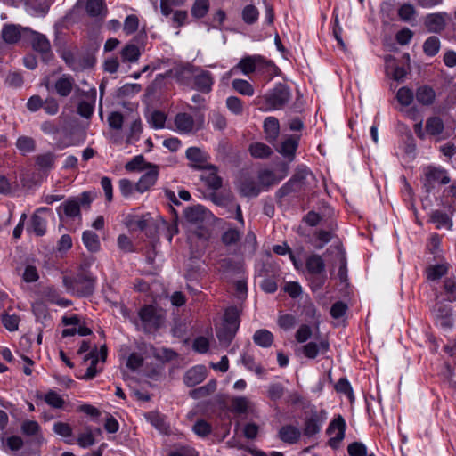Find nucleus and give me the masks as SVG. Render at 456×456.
<instances>
[{"mask_svg": "<svg viewBox=\"0 0 456 456\" xmlns=\"http://www.w3.org/2000/svg\"><path fill=\"white\" fill-rule=\"evenodd\" d=\"M66 289L77 297H87L94 293L95 278L89 273L81 272L75 277L64 276L62 280Z\"/></svg>", "mask_w": 456, "mask_h": 456, "instance_id": "obj_1", "label": "nucleus"}, {"mask_svg": "<svg viewBox=\"0 0 456 456\" xmlns=\"http://www.w3.org/2000/svg\"><path fill=\"white\" fill-rule=\"evenodd\" d=\"M183 216L191 228H195V232L200 238L208 236L207 224L211 220V214L201 205L188 207L183 210Z\"/></svg>", "mask_w": 456, "mask_h": 456, "instance_id": "obj_2", "label": "nucleus"}, {"mask_svg": "<svg viewBox=\"0 0 456 456\" xmlns=\"http://www.w3.org/2000/svg\"><path fill=\"white\" fill-rule=\"evenodd\" d=\"M291 94L289 87L283 84L277 85L273 90L268 92L263 97H258L256 104L263 102L265 104V110H274L282 109L290 100Z\"/></svg>", "mask_w": 456, "mask_h": 456, "instance_id": "obj_3", "label": "nucleus"}, {"mask_svg": "<svg viewBox=\"0 0 456 456\" xmlns=\"http://www.w3.org/2000/svg\"><path fill=\"white\" fill-rule=\"evenodd\" d=\"M95 195L91 191H84L77 197H73L63 202L60 208L63 210L66 216L70 218L80 217V209L89 208Z\"/></svg>", "mask_w": 456, "mask_h": 456, "instance_id": "obj_4", "label": "nucleus"}, {"mask_svg": "<svg viewBox=\"0 0 456 456\" xmlns=\"http://www.w3.org/2000/svg\"><path fill=\"white\" fill-rule=\"evenodd\" d=\"M138 314L145 332L157 330L164 322V314L151 305L142 306Z\"/></svg>", "mask_w": 456, "mask_h": 456, "instance_id": "obj_5", "label": "nucleus"}, {"mask_svg": "<svg viewBox=\"0 0 456 456\" xmlns=\"http://www.w3.org/2000/svg\"><path fill=\"white\" fill-rule=\"evenodd\" d=\"M326 419L324 411L311 410L305 414L304 419L303 434L307 437H313L317 435Z\"/></svg>", "mask_w": 456, "mask_h": 456, "instance_id": "obj_6", "label": "nucleus"}, {"mask_svg": "<svg viewBox=\"0 0 456 456\" xmlns=\"http://www.w3.org/2000/svg\"><path fill=\"white\" fill-rule=\"evenodd\" d=\"M196 66L191 63L173 67L165 74L166 77H173L181 86H191Z\"/></svg>", "mask_w": 456, "mask_h": 456, "instance_id": "obj_7", "label": "nucleus"}, {"mask_svg": "<svg viewBox=\"0 0 456 456\" xmlns=\"http://www.w3.org/2000/svg\"><path fill=\"white\" fill-rule=\"evenodd\" d=\"M346 424L341 415L334 418L327 428V434L330 436L328 444L333 448L337 449L345 437Z\"/></svg>", "mask_w": 456, "mask_h": 456, "instance_id": "obj_8", "label": "nucleus"}, {"mask_svg": "<svg viewBox=\"0 0 456 456\" xmlns=\"http://www.w3.org/2000/svg\"><path fill=\"white\" fill-rule=\"evenodd\" d=\"M424 175L423 184L427 191H430L436 183L447 184L451 181L444 169L432 166L425 168Z\"/></svg>", "mask_w": 456, "mask_h": 456, "instance_id": "obj_9", "label": "nucleus"}, {"mask_svg": "<svg viewBox=\"0 0 456 456\" xmlns=\"http://www.w3.org/2000/svg\"><path fill=\"white\" fill-rule=\"evenodd\" d=\"M213 84V75L208 70L196 66L191 87L203 94H208L212 90Z\"/></svg>", "mask_w": 456, "mask_h": 456, "instance_id": "obj_10", "label": "nucleus"}, {"mask_svg": "<svg viewBox=\"0 0 456 456\" xmlns=\"http://www.w3.org/2000/svg\"><path fill=\"white\" fill-rule=\"evenodd\" d=\"M77 4H84L87 15L97 20H103L108 12L104 0H78Z\"/></svg>", "mask_w": 456, "mask_h": 456, "instance_id": "obj_11", "label": "nucleus"}, {"mask_svg": "<svg viewBox=\"0 0 456 456\" xmlns=\"http://www.w3.org/2000/svg\"><path fill=\"white\" fill-rule=\"evenodd\" d=\"M149 170L143 174L135 183V191L143 193L155 185L159 177V167L154 164H147Z\"/></svg>", "mask_w": 456, "mask_h": 456, "instance_id": "obj_12", "label": "nucleus"}, {"mask_svg": "<svg viewBox=\"0 0 456 456\" xmlns=\"http://www.w3.org/2000/svg\"><path fill=\"white\" fill-rule=\"evenodd\" d=\"M305 267L309 273L320 275L318 286L321 287L326 278L325 263L322 257L318 254H313L305 261Z\"/></svg>", "mask_w": 456, "mask_h": 456, "instance_id": "obj_13", "label": "nucleus"}, {"mask_svg": "<svg viewBox=\"0 0 456 456\" xmlns=\"http://www.w3.org/2000/svg\"><path fill=\"white\" fill-rule=\"evenodd\" d=\"M447 19L449 15L446 12L431 13L425 17L424 24L428 32L440 33L444 29Z\"/></svg>", "mask_w": 456, "mask_h": 456, "instance_id": "obj_14", "label": "nucleus"}, {"mask_svg": "<svg viewBox=\"0 0 456 456\" xmlns=\"http://www.w3.org/2000/svg\"><path fill=\"white\" fill-rule=\"evenodd\" d=\"M176 131L181 134H190L194 130H198L201 127L200 125L197 128H195V120L191 115L181 112L176 114L174 120Z\"/></svg>", "mask_w": 456, "mask_h": 456, "instance_id": "obj_15", "label": "nucleus"}, {"mask_svg": "<svg viewBox=\"0 0 456 456\" xmlns=\"http://www.w3.org/2000/svg\"><path fill=\"white\" fill-rule=\"evenodd\" d=\"M50 211V208L45 207L37 208L31 216L28 231L34 232L37 236H43L46 232V221L39 214Z\"/></svg>", "mask_w": 456, "mask_h": 456, "instance_id": "obj_16", "label": "nucleus"}, {"mask_svg": "<svg viewBox=\"0 0 456 456\" xmlns=\"http://www.w3.org/2000/svg\"><path fill=\"white\" fill-rule=\"evenodd\" d=\"M22 31L28 32L30 31V28L15 24H4L1 31V37L5 43L15 44L20 39Z\"/></svg>", "mask_w": 456, "mask_h": 456, "instance_id": "obj_17", "label": "nucleus"}, {"mask_svg": "<svg viewBox=\"0 0 456 456\" xmlns=\"http://www.w3.org/2000/svg\"><path fill=\"white\" fill-rule=\"evenodd\" d=\"M202 170L201 180L212 190H218L222 187L223 180L217 175V167L214 165H207Z\"/></svg>", "mask_w": 456, "mask_h": 456, "instance_id": "obj_18", "label": "nucleus"}, {"mask_svg": "<svg viewBox=\"0 0 456 456\" xmlns=\"http://www.w3.org/2000/svg\"><path fill=\"white\" fill-rule=\"evenodd\" d=\"M75 86V79L69 74H62L54 83V90L61 97L69 96Z\"/></svg>", "mask_w": 456, "mask_h": 456, "instance_id": "obj_19", "label": "nucleus"}, {"mask_svg": "<svg viewBox=\"0 0 456 456\" xmlns=\"http://www.w3.org/2000/svg\"><path fill=\"white\" fill-rule=\"evenodd\" d=\"M433 314L436 319L440 320L442 326L452 325V308L450 305L437 302L433 307Z\"/></svg>", "mask_w": 456, "mask_h": 456, "instance_id": "obj_20", "label": "nucleus"}, {"mask_svg": "<svg viewBox=\"0 0 456 456\" xmlns=\"http://www.w3.org/2000/svg\"><path fill=\"white\" fill-rule=\"evenodd\" d=\"M206 379V368L198 365L189 369L183 377V382L187 387H194Z\"/></svg>", "mask_w": 456, "mask_h": 456, "instance_id": "obj_21", "label": "nucleus"}, {"mask_svg": "<svg viewBox=\"0 0 456 456\" xmlns=\"http://www.w3.org/2000/svg\"><path fill=\"white\" fill-rule=\"evenodd\" d=\"M186 158L193 163V168L203 169L207 166L208 156L198 147H190L186 151Z\"/></svg>", "mask_w": 456, "mask_h": 456, "instance_id": "obj_22", "label": "nucleus"}, {"mask_svg": "<svg viewBox=\"0 0 456 456\" xmlns=\"http://www.w3.org/2000/svg\"><path fill=\"white\" fill-rule=\"evenodd\" d=\"M240 193L248 198H255L261 191V185L253 178H243L239 184Z\"/></svg>", "mask_w": 456, "mask_h": 456, "instance_id": "obj_23", "label": "nucleus"}, {"mask_svg": "<svg viewBox=\"0 0 456 456\" xmlns=\"http://www.w3.org/2000/svg\"><path fill=\"white\" fill-rule=\"evenodd\" d=\"M330 345L327 340L317 342H309L303 346L302 352L309 359H314L319 354H324L329 350Z\"/></svg>", "mask_w": 456, "mask_h": 456, "instance_id": "obj_24", "label": "nucleus"}, {"mask_svg": "<svg viewBox=\"0 0 456 456\" xmlns=\"http://www.w3.org/2000/svg\"><path fill=\"white\" fill-rule=\"evenodd\" d=\"M278 436L282 442L293 444L299 440L301 431L295 426L285 425L280 428Z\"/></svg>", "mask_w": 456, "mask_h": 456, "instance_id": "obj_25", "label": "nucleus"}, {"mask_svg": "<svg viewBox=\"0 0 456 456\" xmlns=\"http://www.w3.org/2000/svg\"><path fill=\"white\" fill-rule=\"evenodd\" d=\"M28 32L31 34V44L33 49L43 54H48L51 52V45L46 37L31 29Z\"/></svg>", "mask_w": 456, "mask_h": 456, "instance_id": "obj_26", "label": "nucleus"}, {"mask_svg": "<svg viewBox=\"0 0 456 456\" xmlns=\"http://www.w3.org/2000/svg\"><path fill=\"white\" fill-rule=\"evenodd\" d=\"M264 130L265 139L269 142H273L277 140L280 134V124L276 118L268 117L264 121Z\"/></svg>", "mask_w": 456, "mask_h": 456, "instance_id": "obj_27", "label": "nucleus"}, {"mask_svg": "<svg viewBox=\"0 0 456 456\" xmlns=\"http://www.w3.org/2000/svg\"><path fill=\"white\" fill-rule=\"evenodd\" d=\"M415 97L421 105L430 106L436 100V92L428 86H421L417 88Z\"/></svg>", "mask_w": 456, "mask_h": 456, "instance_id": "obj_28", "label": "nucleus"}, {"mask_svg": "<svg viewBox=\"0 0 456 456\" xmlns=\"http://www.w3.org/2000/svg\"><path fill=\"white\" fill-rule=\"evenodd\" d=\"M449 271V264L443 263L439 265H429L426 268L425 273L427 280L436 281L445 276Z\"/></svg>", "mask_w": 456, "mask_h": 456, "instance_id": "obj_29", "label": "nucleus"}, {"mask_svg": "<svg viewBox=\"0 0 456 456\" xmlns=\"http://www.w3.org/2000/svg\"><path fill=\"white\" fill-rule=\"evenodd\" d=\"M263 59L259 55L248 56L240 61L236 68L240 69L243 74L248 75L256 70L258 64L262 62Z\"/></svg>", "mask_w": 456, "mask_h": 456, "instance_id": "obj_30", "label": "nucleus"}, {"mask_svg": "<svg viewBox=\"0 0 456 456\" xmlns=\"http://www.w3.org/2000/svg\"><path fill=\"white\" fill-rule=\"evenodd\" d=\"M145 418L160 433L167 434L168 432L169 426L165 417L158 411H150L145 414Z\"/></svg>", "mask_w": 456, "mask_h": 456, "instance_id": "obj_31", "label": "nucleus"}, {"mask_svg": "<svg viewBox=\"0 0 456 456\" xmlns=\"http://www.w3.org/2000/svg\"><path fill=\"white\" fill-rule=\"evenodd\" d=\"M88 361H90V365L87 368L84 376L82 377L83 379H86V380L94 379L96 376L97 372L99 371L96 369V365L99 362V358H98V354H97L96 349L89 352L87 354L85 355L84 362H86Z\"/></svg>", "mask_w": 456, "mask_h": 456, "instance_id": "obj_32", "label": "nucleus"}, {"mask_svg": "<svg viewBox=\"0 0 456 456\" xmlns=\"http://www.w3.org/2000/svg\"><path fill=\"white\" fill-rule=\"evenodd\" d=\"M45 298L53 304H56L61 307H67L71 305V301L69 299L61 298L60 292L53 287H47L43 291Z\"/></svg>", "mask_w": 456, "mask_h": 456, "instance_id": "obj_33", "label": "nucleus"}, {"mask_svg": "<svg viewBox=\"0 0 456 456\" xmlns=\"http://www.w3.org/2000/svg\"><path fill=\"white\" fill-rule=\"evenodd\" d=\"M444 129V124L440 117H430L426 121V131L432 136L440 135Z\"/></svg>", "mask_w": 456, "mask_h": 456, "instance_id": "obj_34", "label": "nucleus"}, {"mask_svg": "<svg viewBox=\"0 0 456 456\" xmlns=\"http://www.w3.org/2000/svg\"><path fill=\"white\" fill-rule=\"evenodd\" d=\"M94 434H101L100 428H95L94 431L89 428H86V431L79 434L77 436V444L82 448H87L95 444Z\"/></svg>", "mask_w": 456, "mask_h": 456, "instance_id": "obj_35", "label": "nucleus"}, {"mask_svg": "<svg viewBox=\"0 0 456 456\" xmlns=\"http://www.w3.org/2000/svg\"><path fill=\"white\" fill-rule=\"evenodd\" d=\"M237 330V329L223 325L216 330V337L220 344L224 345V346H228L232 341Z\"/></svg>", "mask_w": 456, "mask_h": 456, "instance_id": "obj_36", "label": "nucleus"}, {"mask_svg": "<svg viewBox=\"0 0 456 456\" xmlns=\"http://www.w3.org/2000/svg\"><path fill=\"white\" fill-rule=\"evenodd\" d=\"M248 151L252 157L257 159H265L273 154V150L263 142H254L250 144Z\"/></svg>", "mask_w": 456, "mask_h": 456, "instance_id": "obj_37", "label": "nucleus"}, {"mask_svg": "<svg viewBox=\"0 0 456 456\" xmlns=\"http://www.w3.org/2000/svg\"><path fill=\"white\" fill-rule=\"evenodd\" d=\"M297 145V141L289 137L281 143L278 151L291 161L294 159Z\"/></svg>", "mask_w": 456, "mask_h": 456, "instance_id": "obj_38", "label": "nucleus"}, {"mask_svg": "<svg viewBox=\"0 0 456 456\" xmlns=\"http://www.w3.org/2000/svg\"><path fill=\"white\" fill-rule=\"evenodd\" d=\"M255 344L262 347H269L273 342V335L267 330H258L253 336Z\"/></svg>", "mask_w": 456, "mask_h": 456, "instance_id": "obj_39", "label": "nucleus"}, {"mask_svg": "<svg viewBox=\"0 0 456 456\" xmlns=\"http://www.w3.org/2000/svg\"><path fill=\"white\" fill-rule=\"evenodd\" d=\"M430 221L436 224V228L442 227L450 229L452 225L448 215L441 210H435L430 214Z\"/></svg>", "mask_w": 456, "mask_h": 456, "instance_id": "obj_40", "label": "nucleus"}, {"mask_svg": "<svg viewBox=\"0 0 456 456\" xmlns=\"http://www.w3.org/2000/svg\"><path fill=\"white\" fill-rule=\"evenodd\" d=\"M84 245L89 251L96 252L100 248V240L98 235L92 231H85L82 235Z\"/></svg>", "mask_w": 456, "mask_h": 456, "instance_id": "obj_41", "label": "nucleus"}, {"mask_svg": "<svg viewBox=\"0 0 456 456\" xmlns=\"http://www.w3.org/2000/svg\"><path fill=\"white\" fill-rule=\"evenodd\" d=\"M217 384L216 380H210L205 386L192 389L190 391L191 397L194 399H200L208 396L214 393L216 389Z\"/></svg>", "mask_w": 456, "mask_h": 456, "instance_id": "obj_42", "label": "nucleus"}, {"mask_svg": "<svg viewBox=\"0 0 456 456\" xmlns=\"http://www.w3.org/2000/svg\"><path fill=\"white\" fill-rule=\"evenodd\" d=\"M141 55L139 47L134 44L126 45L121 51L123 61L135 62Z\"/></svg>", "mask_w": 456, "mask_h": 456, "instance_id": "obj_43", "label": "nucleus"}, {"mask_svg": "<svg viewBox=\"0 0 456 456\" xmlns=\"http://www.w3.org/2000/svg\"><path fill=\"white\" fill-rule=\"evenodd\" d=\"M16 147L23 155H25L35 151L36 142L32 137L23 135L17 139Z\"/></svg>", "mask_w": 456, "mask_h": 456, "instance_id": "obj_44", "label": "nucleus"}, {"mask_svg": "<svg viewBox=\"0 0 456 456\" xmlns=\"http://www.w3.org/2000/svg\"><path fill=\"white\" fill-rule=\"evenodd\" d=\"M443 289L445 293V300L448 302L456 301V280L455 278H445L443 281Z\"/></svg>", "mask_w": 456, "mask_h": 456, "instance_id": "obj_45", "label": "nucleus"}, {"mask_svg": "<svg viewBox=\"0 0 456 456\" xmlns=\"http://www.w3.org/2000/svg\"><path fill=\"white\" fill-rule=\"evenodd\" d=\"M250 402L245 396H236L231 401V410L232 412L242 414L248 411Z\"/></svg>", "mask_w": 456, "mask_h": 456, "instance_id": "obj_46", "label": "nucleus"}, {"mask_svg": "<svg viewBox=\"0 0 456 456\" xmlns=\"http://www.w3.org/2000/svg\"><path fill=\"white\" fill-rule=\"evenodd\" d=\"M209 0H195L191 6V15L196 19L203 18L209 10Z\"/></svg>", "mask_w": 456, "mask_h": 456, "instance_id": "obj_47", "label": "nucleus"}, {"mask_svg": "<svg viewBox=\"0 0 456 456\" xmlns=\"http://www.w3.org/2000/svg\"><path fill=\"white\" fill-rule=\"evenodd\" d=\"M142 131V127L141 118L138 116L134 117L129 127V133L126 137V142L131 143L134 141H137Z\"/></svg>", "mask_w": 456, "mask_h": 456, "instance_id": "obj_48", "label": "nucleus"}, {"mask_svg": "<svg viewBox=\"0 0 456 456\" xmlns=\"http://www.w3.org/2000/svg\"><path fill=\"white\" fill-rule=\"evenodd\" d=\"M232 88L239 94L252 96L254 94V88L249 82L244 79H234L232 82Z\"/></svg>", "mask_w": 456, "mask_h": 456, "instance_id": "obj_49", "label": "nucleus"}, {"mask_svg": "<svg viewBox=\"0 0 456 456\" xmlns=\"http://www.w3.org/2000/svg\"><path fill=\"white\" fill-rule=\"evenodd\" d=\"M440 49V40L437 37H429L423 45V51L428 56H435Z\"/></svg>", "mask_w": 456, "mask_h": 456, "instance_id": "obj_50", "label": "nucleus"}, {"mask_svg": "<svg viewBox=\"0 0 456 456\" xmlns=\"http://www.w3.org/2000/svg\"><path fill=\"white\" fill-rule=\"evenodd\" d=\"M55 161V155L52 152H46L37 155L36 163L40 169H50L53 167Z\"/></svg>", "mask_w": 456, "mask_h": 456, "instance_id": "obj_51", "label": "nucleus"}, {"mask_svg": "<svg viewBox=\"0 0 456 456\" xmlns=\"http://www.w3.org/2000/svg\"><path fill=\"white\" fill-rule=\"evenodd\" d=\"M243 365L249 370L254 371L257 375H263L265 372L264 368L255 362L252 355L245 353L241 357Z\"/></svg>", "mask_w": 456, "mask_h": 456, "instance_id": "obj_52", "label": "nucleus"}, {"mask_svg": "<svg viewBox=\"0 0 456 456\" xmlns=\"http://www.w3.org/2000/svg\"><path fill=\"white\" fill-rule=\"evenodd\" d=\"M242 20L247 24H254L259 16L258 10L252 4L246 5L242 10Z\"/></svg>", "mask_w": 456, "mask_h": 456, "instance_id": "obj_53", "label": "nucleus"}, {"mask_svg": "<svg viewBox=\"0 0 456 456\" xmlns=\"http://www.w3.org/2000/svg\"><path fill=\"white\" fill-rule=\"evenodd\" d=\"M417 15L414 6L411 4H403L398 9V16L400 20L409 22L413 20Z\"/></svg>", "mask_w": 456, "mask_h": 456, "instance_id": "obj_54", "label": "nucleus"}, {"mask_svg": "<svg viewBox=\"0 0 456 456\" xmlns=\"http://www.w3.org/2000/svg\"><path fill=\"white\" fill-rule=\"evenodd\" d=\"M414 95L412 90L403 86L397 91L396 99L403 106H409L413 102Z\"/></svg>", "mask_w": 456, "mask_h": 456, "instance_id": "obj_55", "label": "nucleus"}, {"mask_svg": "<svg viewBox=\"0 0 456 456\" xmlns=\"http://www.w3.org/2000/svg\"><path fill=\"white\" fill-rule=\"evenodd\" d=\"M44 401L53 408L61 409L65 402L55 391L50 390L44 396Z\"/></svg>", "mask_w": 456, "mask_h": 456, "instance_id": "obj_56", "label": "nucleus"}, {"mask_svg": "<svg viewBox=\"0 0 456 456\" xmlns=\"http://www.w3.org/2000/svg\"><path fill=\"white\" fill-rule=\"evenodd\" d=\"M241 238V232L235 229L230 228L222 235V241L226 246L236 244Z\"/></svg>", "mask_w": 456, "mask_h": 456, "instance_id": "obj_57", "label": "nucleus"}, {"mask_svg": "<svg viewBox=\"0 0 456 456\" xmlns=\"http://www.w3.org/2000/svg\"><path fill=\"white\" fill-rule=\"evenodd\" d=\"M224 320V323L223 325L239 329V314L235 307L228 308L225 311Z\"/></svg>", "mask_w": 456, "mask_h": 456, "instance_id": "obj_58", "label": "nucleus"}, {"mask_svg": "<svg viewBox=\"0 0 456 456\" xmlns=\"http://www.w3.org/2000/svg\"><path fill=\"white\" fill-rule=\"evenodd\" d=\"M147 164L142 155H137L126 164L125 168L127 171L149 169Z\"/></svg>", "mask_w": 456, "mask_h": 456, "instance_id": "obj_59", "label": "nucleus"}, {"mask_svg": "<svg viewBox=\"0 0 456 456\" xmlns=\"http://www.w3.org/2000/svg\"><path fill=\"white\" fill-rule=\"evenodd\" d=\"M332 232L325 230H320L315 232L316 240L314 246L317 249H322L325 244L329 243L332 239Z\"/></svg>", "mask_w": 456, "mask_h": 456, "instance_id": "obj_60", "label": "nucleus"}, {"mask_svg": "<svg viewBox=\"0 0 456 456\" xmlns=\"http://www.w3.org/2000/svg\"><path fill=\"white\" fill-rule=\"evenodd\" d=\"M186 0H160V12L167 17L173 12V7L183 5Z\"/></svg>", "mask_w": 456, "mask_h": 456, "instance_id": "obj_61", "label": "nucleus"}, {"mask_svg": "<svg viewBox=\"0 0 456 456\" xmlns=\"http://www.w3.org/2000/svg\"><path fill=\"white\" fill-rule=\"evenodd\" d=\"M139 27V19L134 14H130L126 16L124 22V32L127 35L134 33Z\"/></svg>", "mask_w": 456, "mask_h": 456, "instance_id": "obj_62", "label": "nucleus"}, {"mask_svg": "<svg viewBox=\"0 0 456 456\" xmlns=\"http://www.w3.org/2000/svg\"><path fill=\"white\" fill-rule=\"evenodd\" d=\"M53 429L56 435L64 438H68L72 436V428L69 424L65 422H55L53 424Z\"/></svg>", "mask_w": 456, "mask_h": 456, "instance_id": "obj_63", "label": "nucleus"}, {"mask_svg": "<svg viewBox=\"0 0 456 456\" xmlns=\"http://www.w3.org/2000/svg\"><path fill=\"white\" fill-rule=\"evenodd\" d=\"M350 456H367V447L361 442H354L347 446Z\"/></svg>", "mask_w": 456, "mask_h": 456, "instance_id": "obj_64", "label": "nucleus"}]
</instances>
